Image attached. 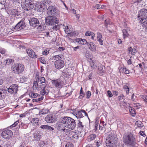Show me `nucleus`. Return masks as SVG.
<instances>
[{
    "label": "nucleus",
    "mask_w": 147,
    "mask_h": 147,
    "mask_svg": "<svg viewBox=\"0 0 147 147\" xmlns=\"http://www.w3.org/2000/svg\"><path fill=\"white\" fill-rule=\"evenodd\" d=\"M67 39L68 40H69L71 42L74 43L75 41H74V40H75V39H73L69 37H68L67 38Z\"/></svg>",
    "instance_id": "63"
},
{
    "label": "nucleus",
    "mask_w": 147,
    "mask_h": 147,
    "mask_svg": "<svg viewBox=\"0 0 147 147\" xmlns=\"http://www.w3.org/2000/svg\"><path fill=\"white\" fill-rule=\"evenodd\" d=\"M18 87L17 84H12L7 89V91L11 94H15L17 93Z\"/></svg>",
    "instance_id": "11"
},
{
    "label": "nucleus",
    "mask_w": 147,
    "mask_h": 147,
    "mask_svg": "<svg viewBox=\"0 0 147 147\" xmlns=\"http://www.w3.org/2000/svg\"><path fill=\"white\" fill-rule=\"evenodd\" d=\"M141 98L143 99L145 102L147 104V95L141 94L140 95Z\"/></svg>",
    "instance_id": "42"
},
{
    "label": "nucleus",
    "mask_w": 147,
    "mask_h": 147,
    "mask_svg": "<svg viewBox=\"0 0 147 147\" xmlns=\"http://www.w3.org/2000/svg\"><path fill=\"white\" fill-rule=\"evenodd\" d=\"M39 132L38 131H36L33 134L34 137L37 140H39L40 139V136L39 134Z\"/></svg>",
    "instance_id": "28"
},
{
    "label": "nucleus",
    "mask_w": 147,
    "mask_h": 147,
    "mask_svg": "<svg viewBox=\"0 0 147 147\" xmlns=\"http://www.w3.org/2000/svg\"><path fill=\"white\" fill-rule=\"evenodd\" d=\"M123 142L126 145L134 146L135 144V139L132 134H125L123 136Z\"/></svg>",
    "instance_id": "4"
},
{
    "label": "nucleus",
    "mask_w": 147,
    "mask_h": 147,
    "mask_svg": "<svg viewBox=\"0 0 147 147\" xmlns=\"http://www.w3.org/2000/svg\"><path fill=\"white\" fill-rule=\"evenodd\" d=\"M123 89L126 91L127 94H129V89L127 86V85H124L123 86Z\"/></svg>",
    "instance_id": "43"
},
{
    "label": "nucleus",
    "mask_w": 147,
    "mask_h": 147,
    "mask_svg": "<svg viewBox=\"0 0 147 147\" xmlns=\"http://www.w3.org/2000/svg\"><path fill=\"white\" fill-rule=\"evenodd\" d=\"M18 11L17 10L14 9H11L10 12V14L13 16H18Z\"/></svg>",
    "instance_id": "36"
},
{
    "label": "nucleus",
    "mask_w": 147,
    "mask_h": 147,
    "mask_svg": "<svg viewBox=\"0 0 147 147\" xmlns=\"http://www.w3.org/2000/svg\"><path fill=\"white\" fill-rule=\"evenodd\" d=\"M38 82L37 81H34L33 82V89L34 90H36L37 89V87L38 86Z\"/></svg>",
    "instance_id": "45"
},
{
    "label": "nucleus",
    "mask_w": 147,
    "mask_h": 147,
    "mask_svg": "<svg viewBox=\"0 0 147 147\" xmlns=\"http://www.w3.org/2000/svg\"><path fill=\"white\" fill-rule=\"evenodd\" d=\"M79 131H71L69 132L68 136L71 139H77L78 138Z\"/></svg>",
    "instance_id": "17"
},
{
    "label": "nucleus",
    "mask_w": 147,
    "mask_h": 147,
    "mask_svg": "<svg viewBox=\"0 0 147 147\" xmlns=\"http://www.w3.org/2000/svg\"><path fill=\"white\" fill-rule=\"evenodd\" d=\"M128 51L129 53L134 55L135 54L136 51L135 49L130 47L128 48Z\"/></svg>",
    "instance_id": "27"
},
{
    "label": "nucleus",
    "mask_w": 147,
    "mask_h": 147,
    "mask_svg": "<svg viewBox=\"0 0 147 147\" xmlns=\"http://www.w3.org/2000/svg\"><path fill=\"white\" fill-rule=\"evenodd\" d=\"M80 41L81 42L80 45H85L87 42V41L85 39H82V38H81Z\"/></svg>",
    "instance_id": "50"
},
{
    "label": "nucleus",
    "mask_w": 147,
    "mask_h": 147,
    "mask_svg": "<svg viewBox=\"0 0 147 147\" xmlns=\"http://www.w3.org/2000/svg\"><path fill=\"white\" fill-rule=\"evenodd\" d=\"M27 54L29 56L32 58L35 59L37 57V55L31 49H28L26 50Z\"/></svg>",
    "instance_id": "16"
},
{
    "label": "nucleus",
    "mask_w": 147,
    "mask_h": 147,
    "mask_svg": "<svg viewBox=\"0 0 147 147\" xmlns=\"http://www.w3.org/2000/svg\"><path fill=\"white\" fill-rule=\"evenodd\" d=\"M57 128L59 131L66 133L68 132L67 125L66 117L61 118L58 122Z\"/></svg>",
    "instance_id": "3"
},
{
    "label": "nucleus",
    "mask_w": 147,
    "mask_h": 147,
    "mask_svg": "<svg viewBox=\"0 0 147 147\" xmlns=\"http://www.w3.org/2000/svg\"><path fill=\"white\" fill-rule=\"evenodd\" d=\"M122 31L123 33V37L124 39H125L129 36V34L126 29L123 30Z\"/></svg>",
    "instance_id": "35"
},
{
    "label": "nucleus",
    "mask_w": 147,
    "mask_h": 147,
    "mask_svg": "<svg viewBox=\"0 0 147 147\" xmlns=\"http://www.w3.org/2000/svg\"><path fill=\"white\" fill-rule=\"evenodd\" d=\"M118 138L115 133H111L107 137L106 143L107 147H115L117 143Z\"/></svg>",
    "instance_id": "2"
},
{
    "label": "nucleus",
    "mask_w": 147,
    "mask_h": 147,
    "mask_svg": "<svg viewBox=\"0 0 147 147\" xmlns=\"http://www.w3.org/2000/svg\"><path fill=\"white\" fill-rule=\"evenodd\" d=\"M139 22L142 24L144 28H147V9H142L138 12Z\"/></svg>",
    "instance_id": "1"
},
{
    "label": "nucleus",
    "mask_w": 147,
    "mask_h": 147,
    "mask_svg": "<svg viewBox=\"0 0 147 147\" xmlns=\"http://www.w3.org/2000/svg\"><path fill=\"white\" fill-rule=\"evenodd\" d=\"M82 113H84L85 115L87 114L86 112L84 110H80V111H74L73 114L78 119L82 118L83 117Z\"/></svg>",
    "instance_id": "15"
},
{
    "label": "nucleus",
    "mask_w": 147,
    "mask_h": 147,
    "mask_svg": "<svg viewBox=\"0 0 147 147\" xmlns=\"http://www.w3.org/2000/svg\"><path fill=\"white\" fill-rule=\"evenodd\" d=\"M81 40V38H75V40H74V41H75L74 43H77L78 44L80 45V44Z\"/></svg>",
    "instance_id": "48"
},
{
    "label": "nucleus",
    "mask_w": 147,
    "mask_h": 147,
    "mask_svg": "<svg viewBox=\"0 0 147 147\" xmlns=\"http://www.w3.org/2000/svg\"><path fill=\"white\" fill-rule=\"evenodd\" d=\"M106 124L103 121H101L99 124V129L100 130H102L105 129Z\"/></svg>",
    "instance_id": "26"
},
{
    "label": "nucleus",
    "mask_w": 147,
    "mask_h": 147,
    "mask_svg": "<svg viewBox=\"0 0 147 147\" xmlns=\"http://www.w3.org/2000/svg\"><path fill=\"white\" fill-rule=\"evenodd\" d=\"M29 96L32 98H35L38 96H40V95L37 93H35L33 92H31L29 94Z\"/></svg>",
    "instance_id": "31"
},
{
    "label": "nucleus",
    "mask_w": 147,
    "mask_h": 147,
    "mask_svg": "<svg viewBox=\"0 0 147 147\" xmlns=\"http://www.w3.org/2000/svg\"><path fill=\"white\" fill-rule=\"evenodd\" d=\"M80 96H81L82 98L84 97L85 96L84 93L83 92L82 90V88L81 87L80 89Z\"/></svg>",
    "instance_id": "47"
},
{
    "label": "nucleus",
    "mask_w": 147,
    "mask_h": 147,
    "mask_svg": "<svg viewBox=\"0 0 147 147\" xmlns=\"http://www.w3.org/2000/svg\"><path fill=\"white\" fill-rule=\"evenodd\" d=\"M86 98H89L91 96V93L90 91H88L86 93Z\"/></svg>",
    "instance_id": "53"
},
{
    "label": "nucleus",
    "mask_w": 147,
    "mask_h": 147,
    "mask_svg": "<svg viewBox=\"0 0 147 147\" xmlns=\"http://www.w3.org/2000/svg\"><path fill=\"white\" fill-rule=\"evenodd\" d=\"M49 53V51H47V50H45L44 51H43L42 54L44 55H47Z\"/></svg>",
    "instance_id": "60"
},
{
    "label": "nucleus",
    "mask_w": 147,
    "mask_h": 147,
    "mask_svg": "<svg viewBox=\"0 0 147 147\" xmlns=\"http://www.w3.org/2000/svg\"><path fill=\"white\" fill-rule=\"evenodd\" d=\"M5 65H9L11 63H13L14 60L12 59L8 58L7 59L5 60Z\"/></svg>",
    "instance_id": "34"
},
{
    "label": "nucleus",
    "mask_w": 147,
    "mask_h": 147,
    "mask_svg": "<svg viewBox=\"0 0 147 147\" xmlns=\"http://www.w3.org/2000/svg\"><path fill=\"white\" fill-rule=\"evenodd\" d=\"M65 48L64 47H59L58 48V50L60 51H63L65 50Z\"/></svg>",
    "instance_id": "64"
},
{
    "label": "nucleus",
    "mask_w": 147,
    "mask_h": 147,
    "mask_svg": "<svg viewBox=\"0 0 147 147\" xmlns=\"http://www.w3.org/2000/svg\"><path fill=\"white\" fill-rule=\"evenodd\" d=\"M51 3V0H44L43 1V3H44V4H50Z\"/></svg>",
    "instance_id": "55"
},
{
    "label": "nucleus",
    "mask_w": 147,
    "mask_h": 147,
    "mask_svg": "<svg viewBox=\"0 0 147 147\" xmlns=\"http://www.w3.org/2000/svg\"><path fill=\"white\" fill-rule=\"evenodd\" d=\"M76 33L75 32H71L69 33H67L66 36L68 37H72L73 36H75Z\"/></svg>",
    "instance_id": "46"
},
{
    "label": "nucleus",
    "mask_w": 147,
    "mask_h": 147,
    "mask_svg": "<svg viewBox=\"0 0 147 147\" xmlns=\"http://www.w3.org/2000/svg\"><path fill=\"white\" fill-rule=\"evenodd\" d=\"M90 66L93 69H95L97 68V64L96 63L95 60L92 59L89 61Z\"/></svg>",
    "instance_id": "23"
},
{
    "label": "nucleus",
    "mask_w": 147,
    "mask_h": 147,
    "mask_svg": "<svg viewBox=\"0 0 147 147\" xmlns=\"http://www.w3.org/2000/svg\"><path fill=\"white\" fill-rule=\"evenodd\" d=\"M13 133L11 130L6 129L3 131L1 134L2 137L6 139H8L12 135Z\"/></svg>",
    "instance_id": "14"
},
{
    "label": "nucleus",
    "mask_w": 147,
    "mask_h": 147,
    "mask_svg": "<svg viewBox=\"0 0 147 147\" xmlns=\"http://www.w3.org/2000/svg\"><path fill=\"white\" fill-rule=\"evenodd\" d=\"M19 123V120H17L13 124L11 125V127H15L16 125H17V124H18V123Z\"/></svg>",
    "instance_id": "57"
},
{
    "label": "nucleus",
    "mask_w": 147,
    "mask_h": 147,
    "mask_svg": "<svg viewBox=\"0 0 147 147\" xmlns=\"http://www.w3.org/2000/svg\"><path fill=\"white\" fill-rule=\"evenodd\" d=\"M53 85L57 88H61L64 85V82L61 79L59 78L51 80Z\"/></svg>",
    "instance_id": "9"
},
{
    "label": "nucleus",
    "mask_w": 147,
    "mask_h": 147,
    "mask_svg": "<svg viewBox=\"0 0 147 147\" xmlns=\"http://www.w3.org/2000/svg\"><path fill=\"white\" fill-rule=\"evenodd\" d=\"M24 68V65L20 63H14L11 67L12 71L15 74H20L22 73Z\"/></svg>",
    "instance_id": "5"
},
{
    "label": "nucleus",
    "mask_w": 147,
    "mask_h": 147,
    "mask_svg": "<svg viewBox=\"0 0 147 147\" xmlns=\"http://www.w3.org/2000/svg\"><path fill=\"white\" fill-rule=\"evenodd\" d=\"M121 70H122L123 72L125 74H128L129 73V70L125 66L121 67L119 70V71L121 72Z\"/></svg>",
    "instance_id": "30"
},
{
    "label": "nucleus",
    "mask_w": 147,
    "mask_h": 147,
    "mask_svg": "<svg viewBox=\"0 0 147 147\" xmlns=\"http://www.w3.org/2000/svg\"><path fill=\"white\" fill-rule=\"evenodd\" d=\"M19 127L22 129H25L28 127V126L26 124L22 122L21 124H20Z\"/></svg>",
    "instance_id": "44"
},
{
    "label": "nucleus",
    "mask_w": 147,
    "mask_h": 147,
    "mask_svg": "<svg viewBox=\"0 0 147 147\" xmlns=\"http://www.w3.org/2000/svg\"><path fill=\"white\" fill-rule=\"evenodd\" d=\"M46 5L44 3L40 2H37L36 4H34V9L38 11H42L45 9Z\"/></svg>",
    "instance_id": "13"
},
{
    "label": "nucleus",
    "mask_w": 147,
    "mask_h": 147,
    "mask_svg": "<svg viewBox=\"0 0 147 147\" xmlns=\"http://www.w3.org/2000/svg\"><path fill=\"white\" fill-rule=\"evenodd\" d=\"M107 93L109 97L111 98L113 96V95L110 91L108 90L107 91Z\"/></svg>",
    "instance_id": "58"
},
{
    "label": "nucleus",
    "mask_w": 147,
    "mask_h": 147,
    "mask_svg": "<svg viewBox=\"0 0 147 147\" xmlns=\"http://www.w3.org/2000/svg\"><path fill=\"white\" fill-rule=\"evenodd\" d=\"M67 125L68 132L73 130L75 128L76 124L75 120L71 117H66Z\"/></svg>",
    "instance_id": "7"
},
{
    "label": "nucleus",
    "mask_w": 147,
    "mask_h": 147,
    "mask_svg": "<svg viewBox=\"0 0 147 147\" xmlns=\"http://www.w3.org/2000/svg\"><path fill=\"white\" fill-rule=\"evenodd\" d=\"M6 53V50L5 49L0 47V53L2 54H5Z\"/></svg>",
    "instance_id": "51"
},
{
    "label": "nucleus",
    "mask_w": 147,
    "mask_h": 147,
    "mask_svg": "<svg viewBox=\"0 0 147 147\" xmlns=\"http://www.w3.org/2000/svg\"><path fill=\"white\" fill-rule=\"evenodd\" d=\"M44 98V97L41 96L40 97L36 99H32V101L33 102H40L42 100H43Z\"/></svg>",
    "instance_id": "41"
},
{
    "label": "nucleus",
    "mask_w": 147,
    "mask_h": 147,
    "mask_svg": "<svg viewBox=\"0 0 147 147\" xmlns=\"http://www.w3.org/2000/svg\"><path fill=\"white\" fill-rule=\"evenodd\" d=\"M34 4L32 2H30L26 1L22 5V7L24 10L28 11L33 9L34 7Z\"/></svg>",
    "instance_id": "12"
},
{
    "label": "nucleus",
    "mask_w": 147,
    "mask_h": 147,
    "mask_svg": "<svg viewBox=\"0 0 147 147\" xmlns=\"http://www.w3.org/2000/svg\"><path fill=\"white\" fill-rule=\"evenodd\" d=\"M85 56L88 61L92 59L91 57V54L88 52H86Z\"/></svg>",
    "instance_id": "38"
},
{
    "label": "nucleus",
    "mask_w": 147,
    "mask_h": 147,
    "mask_svg": "<svg viewBox=\"0 0 147 147\" xmlns=\"http://www.w3.org/2000/svg\"><path fill=\"white\" fill-rule=\"evenodd\" d=\"M46 22L47 25H53L58 24L59 20L55 17L49 16L46 18Z\"/></svg>",
    "instance_id": "8"
},
{
    "label": "nucleus",
    "mask_w": 147,
    "mask_h": 147,
    "mask_svg": "<svg viewBox=\"0 0 147 147\" xmlns=\"http://www.w3.org/2000/svg\"><path fill=\"white\" fill-rule=\"evenodd\" d=\"M45 119L47 123H53L55 121V119L52 115H47L45 117Z\"/></svg>",
    "instance_id": "21"
},
{
    "label": "nucleus",
    "mask_w": 147,
    "mask_h": 147,
    "mask_svg": "<svg viewBox=\"0 0 147 147\" xmlns=\"http://www.w3.org/2000/svg\"><path fill=\"white\" fill-rule=\"evenodd\" d=\"M42 89H41L40 91V94L42 95L41 96H43L44 95H47L48 94L49 91L47 89H46V86L45 85L42 88Z\"/></svg>",
    "instance_id": "22"
},
{
    "label": "nucleus",
    "mask_w": 147,
    "mask_h": 147,
    "mask_svg": "<svg viewBox=\"0 0 147 147\" xmlns=\"http://www.w3.org/2000/svg\"><path fill=\"white\" fill-rule=\"evenodd\" d=\"M29 22L31 25L34 27L38 26L39 24L38 20L37 18H35L31 19Z\"/></svg>",
    "instance_id": "19"
},
{
    "label": "nucleus",
    "mask_w": 147,
    "mask_h": 147,
    "mask_svg": "<svg viewBox=\"0 0 147 147\" xmlns=\"http://www.w3.org/2000/svg\"><path fill=\"white\" fill-rule=\"evenodd\" d=\"M97 40H98L99 39H102V35L100 33L98 32L97 33Z\"/></svg>",
    "instance_id": "49"
},
{
    "label": "nucleus",
    "mask_w": 147,
    "mask_h": 147,
    "mask_svg": "<svg viewBox=\"0 0 147 147\" xmlns=\"http://www.w3.org/2000/svg\"><path fill=\"white\" fill-rule=\"evenodd\" d=\"M78 129L80 132L84 131V126L83 125L82 123L80 121H79V123L78 124Z\"/></svg>",
    "instance_id": "25"
},
{
    "label": "nucleus",
    "mask_w": 147,
    "mask_h": 147,
    "mask_svg": "<svg viewBox=\"0 0 147 147\" xmlns=\"http://www.w3.org/2000/svg\"><path fill=\"white\" fill-rule=\"evenodd\" d=\"M96 135L94 134H93L90 135L88 136V139L90 141H92L94 140L96 137Z\"/></svg>",
    "instance_id": "39"
},
{
    "label": "nucleus",
    "mask_w": 147,
    "mask_h": 147,
    "mask_svg": "<svg viewBox=\"0 0 147 147\" xmlns=\"http://www.w3.org/2000/svg\"><path fill=\"white\" fill-rule=\"evenodd\" d=\"M89 45V48L90 50L92 51H95L96 50V48L93 42H90Z\"/></svg>",
    "instance_id": "32"
},
{
    "label": "nucleus",
    "mask_w": 147,
    "mask_h": 147,
    "mask_svg": "<svg viewBox=\"0 0 147 147\" xmlns=\"http://www.w3.org/2000/svg\"><path fill=\"white\" fill-rule=\"evenodd\" d=\"M48 13L51 15L57 16L59 14V11L57 8L55 6L51 5L49 6L47 9Z\"/></svg>",
    "instance_id": "10"
},
{
    "label": "nucleus",
    "mask_w": 147,
    "mask_h": 147,
    "mask_svg": "<svg viewBox=\"0 0 147 147\" xmlns=\"http://www.w3.org/2000/svg\"><path fill=\"white\" fill-rule=\"evenodd\" d=\"M65 147H74L73 144L70 142H67L65 146Z\"/></svg>",
    "instance_id": "52"
},
{
    "label": "nucleus",
    "mask_w": 147,
    "mask_h": 147,
    "mask_svg": "<svg viewBox=\"0 0 147 147\" xmlns=\"http://www.w3.org/2000/svg\"><path fill=\"white\" fill-rule=\"evenodd\" d=\"M129 109L131 114V115L132 116H134L136 115V113L134 108L131 107H129Z\"/></svg>",
    "instance_id": "33"
},
{
    "label": "nucleus",
    "mask_w": 147,
    "mask_h": 147,
    "mask_svg": "<svg viewBox=\"0 0 147 147\" xmlns=\"http://www.w3.org/2000/svg\"><path fill=\"white\" fill-rule=\"evenodd\" d=\"M124 97V96L123 94H121L118 97V99L119 100H121L123 99Z\"/></svg>",
    "instance_id": "61"
},
{
    "label": "nucleus",
    "mask_w": 147,
    "mask_h": 147,
    "mask_svg": "<svg viewBox=\"0 0 147 147\" xmlns=\"http://www.w3.org/2000/svg\"><path fill=\"white\" fill-rule=\"evenodd\" d=\"M25 26V24L23 21H20L15 27L14 29L17 31H19L23 29Z\"/></svg>",
    "instance_id": "18"
},
{
    "label": "nucleus",
    "mask_w": 147,
    "mask_h": 147,
    "mask_svg": "<svg viewBox=\"0 0 147 147\" xmlns=\"http://www.w3.org/2000/svg\"><path fill=\"white\" fill-rule=\"evenodd\" d=\"M38 59L41 63L43 64H46V61L45 57H40L38 58Z\"/></svg>",
    "instance_id": "37"
},
{
    "label": "nucleus",
    "mask_w": 147,
    "mask_h": 147,
    "mask_svg": "<svg viewBox=\"0 0 147 147\" xmlns=\"http://www.w3.org/2000/svg\"><path fill=\"white\" fill-rule=\"evenodd\" d=\"M97 41L99 42V44L101 45H103V40H102V39H99L98 40H97Z\"/></svg>",
    "instance_id": "59"
},
{
    "label": "nucleus",
    "mask_w": 147,
    "mask_h": 147,
    "mask_svg": "<svg viewBox=\"0 0 147 147\" xmlns=\"http://www.w3.org/2000/svg\"><path fill=\"white\" fill-rule=\"evenodd\" d=\"M61 59V55H55L53 57L52 59L56 60L54 62V65L55 67L58 69L62 68L65 65L64 61Z\"/></svg>",
    "instance_id": "6"
},
{
    "label": "nucleus",
    "mask_w": 147,
    "mask_h": 147,
    "mask_svg": "<svg viewBox=\"0 0 147 147\" xmlns=\"http://www.w3.org/2000/svg\"><path fill=\"white\" fill-rule=\"evenodd\" d=\"M49 112V110L47 109L44 108L42 109L41 111V113L42 114H47Z\"/></svg>",
    "instance_id": "40"
},
{
    "label": "nucleus",
    "mask_w": 147,
    "mask_h": 147,
    "mask_svg": "<svg viewBox=\"0 0 147 147\" xmlns=\"http://www.w3.org/2000/svg\"><path fill=\"white\" fill-rule=\"evenodd\" d=\"M33 122L34 123L37 124L39 122V120L38 118H34L33 119Z\"/></svg>",
    "instance_id": "56"
},
{
    "label": "nucleus",
    "mask_w": 147,
    "mask_h": 147,
    "mask_svg": "<svg viewBox=\"0 0 147 147\" xmlns=\"http://www.w3.org/2000/svg\"><path fill=\"white\" fill-rule=\"evenodd\" d=\"M60 28V26L58 25H55L54 26L53 28V29L55 30H57Z\"/></svg>",
    "instance_id": "54"
},
{
    "label": "nucleus",
    "mask_w": 147,
    "mask_h": 147,
    "mask_svg": "<svg viewBox=\"0 0 147 147\" xmlns=\"http://www.w3.org/2000/svg\"><path fill=\"white\" fill-rule=\"evenodd\" d=\"M142 136L144 137L146 136V135L145 134V133L143 131H140L139 133Z\"/></svg>",
    "instance_id": "62"
},
{
    "label": "nucleus",
    "mask_w": 147,
    "mask_h": 147,
    "mask_svg": "<svg viewBox=\"0 0 147 147\" xmlns=\"http://www.w3.org/2000/svg\"><path fill=\"white\" fill-rule=\"evenodd\" d=\"M35 78L36 80L37 81L39 85L40 84H41L42 83L45 82V78L43 77H40L39 75L37 74L36 75Z\"/></svg>",
    "instance_id": "20"
},
{
    "label": "nucleus",
    "mask_w": 147,
    "mask_h": 147,
    "mask_svg": "<svg viewBox=\"0 0 147 147\" xmlns=\"http://www.w3.org/2000/svg\"><path fill=\"white\" fill-rule=\"evenodd\" d=\"M40 127L41 128L44 129H47L50 130H53L54 129L53 128V127H51L50 126H49V125H41L40 126Z\"/></svg>",
    "instance_id": "29"
},
{
    "label": "nucleus",
    "mask_w": 147,
    "mask_h": 147,
    "mask_svg": "<svg viewBox=\"0 0 147 147\" xmlns=\"http://www.w3.org/2000/svg\"><path fill=\"white\" fill-rule=\"evenodd\" d=\"M85 35L86 36H91V38L92 40H94L95 36L94 33L90 31L86 32L85 34Z\"/></svg>",
    "instance_id": "24"
}]
</instances>
